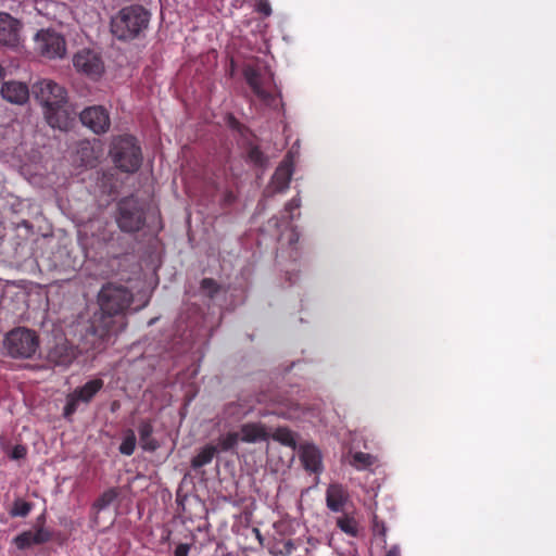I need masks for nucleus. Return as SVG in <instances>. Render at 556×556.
I'll return each instance as SVG.
<instances>
[{
  "label": "nucleus",
  "mask_w": 556,
  "mask_h": 556,
  "mask_svg": "<svg viewBox=\"0 0 556 556\" xmlns=\"http://www.w3.org/2000/svg\"><path fill=\"white\" fill-rule=\"evenodd\" d=\"M134 301L131 291L119 283L108 282L98 293L99 313L93 315L91 328L93 333L104 339L117 334L126 326V312Z\"/></svg>",
  "instance_id": "1"
},
{
  "label": "nucleus",
  "mask_w": 556,
  "mask_h": 556,
  "mask_svg": "<svg viewBox=\"0 0 556 556\" xmlns=\"http://www.w3.org/2000/svg\"><path fill=\"white\" fill-rule=\"evenodd\" d=\"M35 98L45 109V117L52 128L65 130L68 114L65 110L67 93L64 87L50 79H41L33 85Z\"/></svg>",
  "instance_id": "2"
},
{
  "label": "nucleus",
  "mask_w": 556,
  "mask_h": 556,
  "mask_svg": "<svg viewBox=\"0 0 556 556\" xmlns=\"http://www.w3.org/2000/svg\"><path fill=\"white\" fill-rule=\"evenodd\" d=\"M150 20L151 13L144 7L130 4L111 17L110 29L114 38L129 42L144 36Z\"/></svg>",
  "instance_id": "3"
},
{
  "label": "nucleus",
  "mask_w": 556,
  "mask_h": 556,
  "mask_svg": "<svg viewBox=\"0 0 556 556\" xmlns=\"http://www.w3.org/2000/svg\"><path fill=\"white\" fill-rule=\"evenodd\" d=\"M110 156L119 170L136 173L142 164V152L137 139L130 135L119 136L113 139L110 148Z\"/></svg>",
  "instance_id": "4"
},
{
  "label": "nucleus",
  "mask_w": 556,
  "mask_h": 556,
  "mask_svg": "<svg viewBox=\"0 0 556 556\" xmlns=\"http://www.w3.org/2000/svg\"><path fill=\"white\" fill-rule=\"evenodd\" d=\"M4 348L14 358H30L39 348V338L29 329L15 328L5 336Z\"/></svg>",
  "instance_id": "5"
},
{
  "label": "nucleus",
  "mask_w": 556,
  "mask_h": 556,
  "mask_svg": "<svg viewBox=\"0 0 556 556\" xmlns=\"http://www.w3.org/2000/svg\"><path fill=\"white\" fill-rule=\"evenodd\" d=\"M116 222L122 231H139L146 223V213L134 197L122 199L117 204Z\"/></svg>",
  "instance_id": "6"
},
{
  "label": "nucleus",
  "mask_w": 556,
  "mask_h": 556,
  "mask_svg": "<svg viewBox=\"0 0 556 556\" xmlns=\"http://www.w3.org/2000/svg\"><path fill=\"white\" fill-rule=\"evenodd\" d=\"M103 386V380L96 378L87 381L81 387H77L73 392L68 393L66 396V404L63 408V417L71 420L79 405H88Z\"/></svg>",
  "instance_id": "7"
},
{
  "label": "nucleus",
  "mask_w": 556,
  "mask_h": 556,
  "mask_svg": "<svg viewBox=\"0 0 556 556\" xmlns=\"http://www.w3.org/2000/svg\"><path fill=\"white\" fill-rule=\"evenodd\" d=\"M36 50L47 59L63 58L66 42L63 36L51 29H41L35 37Z\"/></svg>",
  "instance_id": "8"
},
{
  "label": "nucleus",
  "mask_w": 556,
  "mask_h": 556,
  "mask_svg": "<svg viewBox=\"0 0 556 556\" xmlns=\"http://www.w3.org/2000/svg\"><path fill=\"white\" fill-rule=\"evenodd\" d=\"M73 65L78 73L91 79H98L104 72V63L99 53L90 49L78 51L73 58Z\"/></svg>",
  "instance_id": "9"
},
{
  "label": "nucleus",
  "mask_w": 556,
  "mask_h": 556,
  "mask_svg": "<svg viewBox=\"0 0 556 556\" xmlns=\"http://www.w3.org/2000/svg\"><path fill=\"white\" fill-rule=\"evenodd\" d=\"M81 124L97 135L109 131L111 118L109 111L102 105L85 108L79 114Z\"/></svg>",
  "instance_id": "10"
},
{
  "label": "nucleus",
  "mask_w": 556,
  "mask_h": 556,
  "mask_svg": "<svg viewBox=\"0 0 556 556\" xmlns=\"http://www.w3.org/2000/svg\"><path fill=\"white\" fill-rule=\"evenodd\" d=\"M325 503L331 513L339 514L345 511L348 504L351 503L348 488L342 483H330L325 492Z\"/></svg>",
  "instance_id": "11"
},
{
  "label": "nucleus",
  "mask_w": 556,
  "mask_h": 556,
  "mask_svg": "<svg viewBox=\"0 0 556 556\" xmlns=\"http://www.w3.org/2000/svg\"><path fill=\"white\" fill-rule=\"evenodd\" d=\"M256 402H260V400L251 395L240 396L237 401L227 403L224 406V418L231 422L239 421L255 409Z\"/></svg>",
  "instance_id": "12"
},
{
  "label": "nucleus",
  "mask_w": 556,
  "mask_h": 556,
  "mask_svg": "<svg viewBox=\"0 0 556 556\" xmlns=\"http://www.w3.org/2000/svg\"><path fill=\"white\" fill-rule=\"evenodd\" d=\"M21 23L9 13L0 12V45L15 48L20 43Z\"/></svg>",
  "instance_id": "13"
},
{
  "label": "nucleus",
  "mask_w": 556,
  "mask_h": 556,
  "mask_svg": "<svg viewBox=\"0 0 556 556\" xmlns=\"http://www.w3.org/2000/svg\"><path fill=\"white\" fill-rule=\"evenodd\" d=\"M52 539V532L43 527L37 528L35 531H23L13 539V544L16 548L24 551L33 545H41Z\"/></svg>",
  "instance_id": "14"
},
{
  "label": "nucleus",
  "mask_w": 556,
  "mask_h": 556,
  "mask_svg": "<svg viewBox=\"0 0 556 556\" xmlns=\"http://www.w3.org/2000/svg\"><path fill=\"white\" fill-rule=\"evenodd\" d=\"M243 76L253 93L260 100L264 102H269L273 100L270 92L264 88V77L260 67L251 64L245 65L243 68Z\"/></svg>",
  "instance_id": "15"
},
{
  "label": "nucleus",
  "mask_w": 556,
  "mask_h": 556,
  "mask_svg": "<svg viewBox=\"0 0 556 556\" xmlns=\"http://www.w3.org/2000/svg\"><path fill=\"white\" fill-rule=\"evenodd\" d=\"M0 93L8 102L20 105L26 103L29 98L28 86L15 80L3 83Z\"/></svg>",
  "instance_id": "16"
},
{
  "label": "nucleus",
  "mask_w": 556,
  "mask_h": 556,
  "mask_svg": "<svg viewBox=\"0 0 556 556\" xmlns=\"http://www.w3.org/2000/svg\"><path fill=\"white\" fill-rule=\"evenodd\" d=\"M300 459L306 470L315 473L321 471V455L316 446L312 444L302 445L300 450Z\"/></svg>",
  "instance_id": "17"
},
{
  "label": "nucleus",
  "mask_w": 556,
  "mask_h": 556,
  "mask_svg": "<svg viewBox=\"0 0 556 556\" xmlns=\"http://www.w3.org/2000/svg\"><path fill=\"white\" fill-rule=\"evenodd\" d=\"M76 354L66 342L58 343L48 352V359L56 366H68L75 359Z\"/></svg>",
  "instance_id": "18"
},
{
  "label": "nucleus",
  "mask_w": 556,
  "mask_h": 556,
  "mask_svg": "<svg viewBox=\"0 0 556 556\" xmlns=\"http://www.w3.org/2000/svg\"><path fill=\"white\" fill-rule=\"evenodd\" d=\"M293 175L291 162L283 161L275 170L271 178V186L275 192H285L290 185Z\"/></svg>",
  "instance_id": "19"
},
{
  "label": "nucleus",
  "mask_w": 556,
  "mask_h": 556,
  "mask_svg": "<svg viewBox=\"0 0 556 556\" xmlns=\"http://www.w3.org/2000/svg\"><path fill=\"white\" fill-rule=\"evenodd\" d=\"M336 518V527L350 538H357L359 534V523L354 511H343Z\"/></svg>",
  "instance_id": "20"
},
{
  "label": "nucleus",
  "mask_w": 556,
  "mask_h": 556,
  "mask_svg": "<svg viewBox=\"0 0 556 556\" xmlns=\"http://www.w3.org/2000/svg\"><path fill=\"white\" fill-rule=\"evenodd\" d=\"M241 441L245 443H255L267 440V432L263 425L249 422L241 426Z\"/></svg>",
  "instance_id": "21"
},
{
  "label": "nucleus",
  "mask_w": 556,
  "mask_h": 556,
  "mask_svg": "<svg viewBox=\"0 0 556 556\" xmlns=\"http://www.w3.org/2000/svg\"><path fill=\"white\" fill-rule=\"evenodd\" d=\"M138 432L140 438L141 447L148 452H154L159 448L157 441L152 437L153 425L151 420H141L138 426Z\"/></svg>",
  "instance_id": "22"
},
{
  "label": "nucleus",
  "mask_w": 556,
  "mask_h": 556,
  "mask_svg": "<svg viewBox=\"0 0 556 556\" xmlns=\"http://www.w3.org/2000/svg\"><path fill=\"white\" fill-rule=\"evenodd\" d=\"M217 453V447L211 444L205 445L192 459L191 467L193 469H199L205 465H208L215 454Z\"/></svg>",
  "instance_id": "23"
},
{
  "label": "nucleus",
  "mask_w": 556,
  "mask_h": 556,
  "mask_svg": "<svg viewBox=\"0 0 556 556\" xmlns=\"http://www.w3.org/2000/svg\"><path fill=\"white\" fill-rule=\"evenodd\" d=\"M273 439L285 446H289L291 448L296 447L295 435L293 431L287 427H278L273 433Z\"/></svg>",
  "instance_id": "24"
},
{
  "label": "nucleus",
  "mask_w": 556,
  "mask_h": 556,
  "mask_svg": "<svg viewBox=\"0 0 556 556\" xmlns=\"http://www.w3.org/2000/svg\"><path fill=\"white\" fill-rule=\"evenodd\" d=\"M34 504L31 502H27L21 497L14 500L12 507L9 510V515L13 518L16 517H26L33 510Z\"/></svg>",
  "instance_id": "25"
},
{
  "label": "nucleus",
  "mask_w": 556,
  "mask_h": 556,
  "mask_svg": "<svg viewBox=\"0 0 556 556\" xmlns=\"http://www.w3.org/2000/svg\"><path fill=\"white\" fill-rule=\"evenodd\" d=\"M376 457L369 453L356 452L352 456L351 465L357 470H365L371 467Z\"/></svg>",
  "instance_id": "26"
},
{
  "label": "nucleus",
  "mask_w": 556,
  "mask_h": 556,
  "mask_svg": "<svg viewBox=\"0 0 556 556\" xmlns=\"http://www.w3.org/2000/svg\"><path fill=\"white\" fill-rule=\"evenodd\" d=\"M118 497V491L115 488H111L104 491L93 503V508L103 510L108 508Z\"/></svg>",
  "instance_id": "27"
},
{
  "label": "nucleus",
  "mask_w": 556,
  "mask_h": 556,
  "mask_svg": "<svg viewBox=\"0 0 556 556\" xmlns=\"http://www.w3.org/2000/svg\"><path fill=\"white\" fill-rule=\"evenodd\" d=\"M135 448H136V435H135L134 430L128 429L125 432V435H124L123 441L118 447V451L123 455L130 456L134 454Z\"/></svg>",
  "instance_id": "28"
},
{
  "label": "nucleus",
  "mask_w": 556,
  "mask_h": 556,
  "mask_svg": "<svg viewBox=\"0 0 556 556\" xmlns=\"http://www.w3.org/2000/svg\"><path fill=\"white\" fill-rule=\"evenodd\" d=\"M238 432H228L225 435L218 438L217 450L219 448L222 452H228L232 450L239 441Z\"/></svg>",
  "instance_id": "29"
},
{
  "label": "nucleus",
  "mask_w": 556,
  "mask_h": 556,
  "mask_svg": "<svg viewBox=\"0 0 556 556\" xmlns=\"http://www.w3.org/2000/svg\"><path fill=\"white\" fill-rule=\"evenodd\" d=\"M248 160L255 166L263 167L267 164V157L257 146H250L248 149Z\"/></svg>",
  "instance_id": "30"
},
{
  "label": "nucleus",
  "mask_w": 556,
  "mask_h": 556,
  "mask_svg": "<svg viewBox=\"0 0 556 556\" xmlns=\"http://www.w3.org/2000/svg\"><path fill=\"white\" fill-rule=\"evenodd\" d=\"M200 288L210 299H214L220 290V286L213 278L202 279Z\"/></svg>",
  "instance_id": "31"
},
{
  "label": "nucleus",
  "mask_w": 556,
  "mask_h": 556,
  "mask_svg": "<svg viewBox=\"0 0 556 556\" xmlns=\"http://www.w3.org/2000/svg\"><path fill=\"white\" fill-rule=\"evenodd\" d=\"M254 9L257 13L263 14L264 16H269L273 12L268 0H255Z\"/></svg>",
  "instance_id": "32"
},
{
  "label": "nucleus",
  "mask_w": 556,
  "mask_h": 556,
  "mask_svg": "<svg viewBox=\"0 0 556 556\" xmlns=\"http://www.w3.org/2000/svg\"><path fill=\"white\" fill-rule=\"evenodd\" d=\"M372 531L376 535H380L383 539L387 534V527L383 521H380L377 516H374L372 519Z\"/></svg>",
  "instance_id": "33"
},
{
  "label": "nucleus",
  "mask_w": 556,
  "mask_h": 556,
  "mask_svg": "<svg viewBox=\"0 0 556 556\" xmlns=\"http://www.w3.org/2000/svg\"><path fill=\"white\" fill-rule=\"evenodd\" d=\"M301 206V199L299 197L292 198L285 206L286 212L289 214V217L293 218V212L299 210Z\"/></svg>",
  "instance_id": "34"
},
{
  "label": "nucleus",
  "mask_w": 556,
  "mask_h": 556,
  "mask_svg": "<svg viewBox=\"0 0 556 556\" xmlns=\"http://www.w3.org/2000/svg\"><path fill=\"white\" fill-rule=\"evenodd\" d=\"M27 454V448L24 446V445H21V444H17L13 447L11 454H10V457L12 459H22L26 456Z\"/></svg>",
  "instance_id": "35"
},
{
  "label": "nucleus",
  "mask_w": 556,
  "mask_h": 556,
  "mask_svg": "<svg viewBox=\"0 0 556 556\" xmlns=\"http://www.w3.org/2000/svg\"><path fill=\"white\" fill-rule=\"evenodd\" d=\"M191 544L179 543L174 549V556H189Z\"/></svg>",
  "instance_id": "36"
},
{
  "label": "nucleus",
  "mask_w": 556,
  "mask_h": 556,
  "mask_svg": "<svg viewBox=\"0 0 556 556\" xmlns=\"http://www.w3.org/2000/svg\"><path fill=\"white\" fill-rule=\"evenodd\" d=\"M384 556H401V551L397 545H393Z\"/></svg>",
  "instance_id": "37"
},
{
  "label": "nucleus",
  "mask_w": 556,
  "mask_h": 556,
  "mask_svg": "<svg viewBox=\"0 0 556 556\" xmlns=\"http://www.w3.org/2000/svg\"><path fill=\"white\" fill-rule=\"evenodd\" d=\"M285 548H286L287 553L290 554L292 552V549L294 548L292 541H290V540L287 541L285 543Z\"/></svg>",
  "instance_id": "38"
},
{
  "label": "nucleus",
  "mask_w": 556,
  "mask_h": 556,
  "mask_svg": "<svg viewBox=\"0 0 556 556\" xmlns=\"http://www.w3.org/2000/svg\"><path fill=\"white\" fill-rule=\"evenodd\" d=\"M229 122L231 127H236L239 124L233 116H229Z\"/></svg>",
  "instance_id": "39"
},
{
  "label": "nucleus",
  "mask_w": 556,
  "mask_h": 556,
  "mask_svg": "<svg viewBox=\"0 0 556 556\" xmlns=\"http://www.w3.org/2000/svg\"><path fill=\"white\" fill-rule=\"evenodd\" d=\"M5 73H4V68L2 67V65L0 64V80L4 77Z\"/></svg>",
  "instance_id": "40"
},
{
  "label": "nucleus",
  "mask_w": 556,
  "mask_h": 556,
  "mask_svg": "<svg viewBox=\"0 0 556 556\" xmlns=\"http://www.w3.org/2000/svg\"><path fill=\"white\" fill-rule=\"evenodd\" d=\"M114 408H117V403H116V402H113V407H112V409L114 410Z\"/></svg>",
  "instance_id": "41"
},
{
  "label": "nucleus",
  "mask_w": 556,
  "mask_h": 556,
  "mask_svg": "<svg viewBox=\"0 0 556 556\" xmlns=\"http://www.w3.org/2000/svg\"><path fill=\"white\" fill-rule=\"evenodd\" d=\"M114 408H117V403H116V402H113V407H112V409L114 410Z\"/></svg>",
  "instance_id": "42"
}]
</instances>
